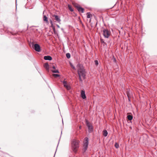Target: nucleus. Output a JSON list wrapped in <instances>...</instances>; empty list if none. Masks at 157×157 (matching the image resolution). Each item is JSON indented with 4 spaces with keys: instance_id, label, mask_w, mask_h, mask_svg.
Masks as SVG:
<instances>
[{
    "instance_id": "1",
    "label": "nucleus",
    "mask_w": 157,
    "mask_h": 157,
    "mask_svg": "<svg viewBox=\"0 0 157 157\" xmlns=\"http://www.w3.org/2000/svg\"><path fill=\"white\" fill-rule=\"evenodd\" d=\"M77 68L78 70V73L79 75L80 81H82L81 78L85 79V71L83 66L80 63H78L77 65Z\"/></svg>"
},
{
    "instance_id": "2",
    "label": "nucleus",
    "mask_w": 157,
    "mask_h": 157,
    "mask_svg": "<svg viewBox=\"0 0 157 157\" xmlns=\"http://www.w3.org/2000/svg\"><path fill=\"white\" fill-rule=\"evenodd\" d=\"M79 141L76 140H74L72 143V149L73 151L76 153L79 147Z\"/></svg>"
},
{
    "instance_id": "3",
    "label": "nucleus",
    "mask_w": 157,
    "mask_h": 157,
    "mask_svg": "<svg viewBox=\"0 0 157 157\" xmlns=\"http://www.w3.org/2000/svg\"><path fill=\"white\" fill-rule=\"evenodd\" d=\"M111 34V32L107 29H104L103 30V35L105 38H108Z\"/></svg>"
},
{
    "instance_id": "4",
    "label": "nucleus",
    "mask_w": 157,
    "mask_h": 157,
    "mask_svg": "<svg viewBox=\"0 0 157 157\" xmlns=\"http://www.w3.org/2000/svg\"><path fill=\"white\" fill-rule=\"evenodd\" d=\"M86 126H87L88 128V131L90 132H91L93 131V126L90 124L89 122L87 120H86Z\"/></svg>"
},
{
    "instance_id": "5",
    "label": "nucleus",
    "mask_w": 157,
    "mask_h": 157,
    "mask_svg": "<svg viewBox=\"0 0 157 157\" xmlns=\"http://www.w3.org/2000/svg\"><path fill=\"white\" fill-rule=\"evenodd\" d=\"M88 145V138L86 137L84 139V151H85L87 149Z\"/></svg>"
},
{
    "instance_id": "6",
    "label": "nucleus",
    "mask_w": 157,
    "mask_h": 157,
    "mask_svg": "<svg viewBox=\"0 0 157 157\" xmlns=\"http://www.w3.org/2000/svg\"><path fill=\"white\" fill-rule=\"evenodd\" d=\"M34 48L35 50L37 52H40V46L38 44H36L34 45Z\"/></svg>"
},
{
    "instance_id": "7",
    "label": "nucleus",
    "mask_w": 157,
    "mask_h": 157,
    "mask_svg": "<svg viewBox=\"0 0 157 157\" xmlns=\"http://www.w3.org/2000/svg\"><path fill=\"white\" fill-rule=\"evenodd\" d=\"M52 17H54V19L56 21L59 23L60 22L61 20L59 16L57 15H54L52 16Z\"/></svg>"
},
{
    "instance_id": "8",
    "label": "nucleus",
    "mask_w": 157,
    "mask_h": 157,
    "mask_svg": "<svg viewBox=\"0 0 157 157\" xmlns=\"http://www.w3.org/2000/svg\"><path fill=\"white\" fill-rule=\"evenodd\" d=\"M63 85L64 87H65L67 90H69L71 89V87L69 85H67V82L65 81H63Z\"/></svg>"
},
{
    "instance_id": "9",
    "label": "nucleus",
    "mask_w": 157,
    "mask_h": 157,
    "mask_svg": "<svg viewBox=\"0 0 157 157\" xmlns=\"http://www.w3.org/2000/svg\"><path fill=\"white\" fill-rule=\"evenodd\" d=\"M81 96L83 99H85L86 98L85 91L84 90H81Z\"/></svg>"
},
{
    "instance_id": "10",
    "label": "nucleus",
    "mask_w": 157,
    "mask_h": 157,
    "mask_svg": "<svg viewBox=\"0 0 157 157\" xmlns=\"http://www.w3.org/2000/svg\"><path fill=\"white\" fill-rule=\"evenodd\" d=\"M76 8L79 12H81L82 13H83L84 12V10L83 8H82L79 6H77Z\"/></svg>"
},
{
    "instance_id": "11",
    "label": "nucleus",
    "mask_w": 157,
    "mask_h": 157,
    "mask_svg": "<svg viewBox=\"0 0 157 157\" xmlns=\"http://www.w3.org/2000/svg\"><path fill=\"white\" fill-rule=\"evenodd\" d=\"M44 67L46 68V70L48 71H49V66L48 63H45L44 65Z\"/></svg>"
},
{
    "instance_id": "12",
    "label": "nucleus",
    "mask_w": 157,
    "mask_h": 157,
    "mask_svg": "<svg viewBox=\"0 0 157 157\" xmlns=\"http://www.w3.org/2000/svg\"><path fill=\"white\" fill-rule=\"evenodd\" d=\"M44 59L45 60H52V57L49 56H45L44 57Z\"/></svg>"
},
{
    "instance_id": "13",
    "label": "nucleus",
    "mask_w": 157,
    "mask_h": 157,
    "mask_svg": "<svg viewBox=\"0 0 157 157\" xmlns=\"http://www.w3.org/2000/svg\"><path fill=\"white\" fill-rule=\"evenodd\" d=\"M103 135L105 136H106L108 135V132L107 130H104L103 131Z\"/></svg>"
},
{
    "instance_id": "14",
    "label": "nucleus",
    "mask_w": 157,
    "mask_h": 157,
    "mask_svg": "<svg viewBox=\"0 0 157 157\" xmlns=\"http://www.w3.org/2000/svg\"><path fill=\"white\" fill-rule=\"evenodd\" d=\"M43 19L44 21L46 22H48V18L45 15H44Z\"/></svg>"
},
{
    "instance_id": "15",
    "label": "nucleus",
    "mask_w": 157,
    "mask_h": 157,
    "mask_svg": "<svg viewBox=\"0 0 157 157\" xmlns=\"http://www.w3.org/2000/svg\"><path fill=\"white\" fill-rule=\"evenodd\" d=\"M127 118H128V119L129 120L131 121V120H132V119L133 117H132V115H128L127 116Z\"/></svg>"
},
{
    "instance_id": "16",
    "label": "nucleus",
    "mask_w": 157,
    "mask_h": 157,
    "mask_svg": "<svg viewBox=\"0 0 157 157\" xmlns=\"http://www.w3.org/2000/svg\"><path fill=\"white\" fill-rule=\"evenodd\" d=\"M100 41H101V42L103 44V46H104L105 45H106V43H105V42L104 41V40L103 39H100Z\"/></svg>"
},
{
    "instance_id": "17",
    "label": "nucleus",
    "mask_w": 157,
    "mask_h": 157,
    "mask_svg": "<svg viewBox=\"0 0 157 157\" xmlns=\"http://www.w3.org/2000/svg\"><path fill=\"white\" fill-rule=\"evenodd\" d=\"M87 18H90L91 17V16H92V15L90 14V13H87Z\"/></svg>"
},
{
    "instance_id": "18",
    "label": "nucleus",
    "mask_w": 157,
    "mask_h": 157,
    "mask_svg": "<svg viewBox=\"0 0 157 157\" xmlns=\"http://www.w3.org/2000/svg\"><path fill=\"white\" fill-rule=\"evenodd\" d=\"M52 71L53 73H59V71L58 70H52Z\"/></svg>"
},
{
    "instance_id": "19",
    "label": "nucleus",
    "mask_w": 157,
    "mask_h": 157,
    "mask_svg": "<svg viewBox=\"0 0 157 157\" xmlns=\"http://www.w3.org/2000/svg\"><path fill=\"white\" fill-rule=\"evenodd\" d=\"M52 76L55 78H57L60 76L59 75L56 74H52Z\"/></svg>"
},
{
    "instance_id": "20",
    "label": "nucleus",
    "mask_w": 157,
    "mask_h": 157,
    "mask_svg": "<svg viewBox=\"0 0 157 157\" xmlns=\"http://www.w3.org/2000/svg\"><path fill=\"white\" fill-rule=\"evenodd\" d=\"M66 56L67 58L69 59L71 57V55L69 53H67L66 54Z\"/></svg>"
},
{
    "instance_id": "21",
    "label": "nucleus",
    "mask_w": 157,
    "mask_h": 157,
    "mask_svg": "<svg viewBox=\"0 0 157 157\" xmlns=\"http://www.w3.org/2000/svg\"><path fill=\"white\" fill-rule=\"evenodd\" d=\"M68 8L69 9V10L71 12L72 11H73V9L72 8L71 6L69 5H68Z\"/></svg>"
},
{
    "instance_id": "22",
    "label": "nucleus",
    "mask_w": 157,
    "mask_h": 157,
    "mask_svg": "<svg viewBox=\"0 0 157 157\" xmlns=\"http://www.w3.org/2000/svg\"><path fill=\"white\" fill-rule=\"evenodd\" d=\"M115 146L117 148H118L119 147V145L117 143H116L115 144Z\"/></svg>"
},
{
    "instance_id": "23",
    "label": "nucleus",
    "mask_w": 157,
    "mask_h": 157,
    "mask_svg": "<svg viewBox=\"0 0 157 157\" xmlns=\"http://www.w3.org/2000/svg\"><path fill=\"white\" fill-rule=\"evenodd\" d=\"M94 62H95V65H96V66H97L98 65V60H95L94 61Z\"/></svg>"
},
{
    "instance_id": "24",
    "label": "nucleus",
    "mask_w": 157,
    "mask_h": 157,
    "mask_svg": "<svg viewBox=\"0 0 157 157\" xmlns=\"http://www.w3.org/2000/svg\"><path fill=\"white\" fill-rule=\"evenodd\" d=\"M70 65L71 67L73 68L74 70H76V69L75 67L73 65V64L71 63H70Z\"/></svg>"
},
{
    "instance_id": "25",
    "label": "nucleus",
    "mask_w": 157,
    "mask_h": 157,
    "mask_svg": "<svg viewBox=\"0 0 157 157\" xmlns=\"http://www.w3.org/2000/svg\"><path fill=\"white\" fill-rule=\"evenodd\" d=\"M127 96L128 98V100L129 101H130V99H129V93H128V92L127 93Z\"/></svg>"
},
{
    "instance_id": "26",
    "label": "nucleus",
    "mask_w": 157,
    "mask_h": 157,
    "mask_svg": "<svg viewBox=\"0 0 157 157\" xmlns=\"http://www.w3.org/2000/svg\"><path fill=\"white\" fill-rule=\"evenodd\" d=\"M52 68H53V69L55 70L56 68V66H53L52 67Z\"/></svg>"
},
{
    "instance_id": "27",
    "label": "nucleus",
    "mask_w": 157,
    "mask_h": 157,
    "mask_svg": "<svg viewBox=\"0 0 157 157\" xmlns=\"http://www.w3.org/2000/svg\"><path fill=\"white\" fill-rule=\"evenodd\" d=\"M61 30L64 33V29L63 28H61Z\"/></svg>"
},
{
    "instance_id": "28",
    "label": "nucleus",
    "mask_w": 157,
    "mask_h": 157,
    "mask_svg": "<svg viewBox=\"0 0 157 157\" xmlns=\"http://www.w3.org/2000/svg\"><path fill=\"white\" fill-rule=\"evenodd\" d=\"M56 26H57V27L58 28H60V26H59V25H56Z\"/></svg>"
},
{
    "instance_id": "29",
    "label": "nucleus",
    "mask_w": 157,
    "mask_h": 157,
    "mask_svg": "<svg viewBox=\"0 0 157 157\" xmlns=\"http://www.w3.org/2000/svg\"><path fill=\"white\" fill-rule=\"evenodd\" d=\"M79 128L80 129H81V126H80L79 127Z\"/></svg>"
},
{
    "instance_id": "30",
    "label": "nucleus",
    "mask_w": 157,
    "mask_h": 157,
    "mask_svg": "<svg viewBox=\"0 0 157 157\" xmlns=\"http://www.w3.org/2000/svg\"><path fill=\"white\" fill-rule=\"evenodd\" d=\"M52 23V21H51V23Z\"/></svg>"
},
{
    "instance_id": "31",
    "label": "nucleus",
    "mask_w": 157,
    "mask_h": 157,
    "mask_svg": "<svg viewBox=\"0 0 157 157\" xmlns=\"http://www.w3.org/2000/svg\"><path fill=\"white\" fill-rule=\"evenodd\" d=\"M44 12H43V14H44Z\"/></svg>"
}]
</instances>
